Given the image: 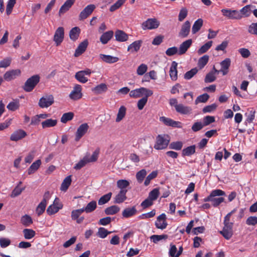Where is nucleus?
I'll return each instance as SVG.
<instances>
[{
    "mask_svg": "<svg viewBox=\"0 0 257 257\" xmlns=\"http://www.w3.org/2000/svg\"><path fill=\"white\" fill-rule=\"evenodd\" d=\"M236 208H234L229 212L224 219V227L222 230L220 231V233L226 239H229L233 235V223L230 221L231 216L236 211Z\"/></svg>",
    "mask_w": 257,
    "mask_h": 257,
    "instance_id": "1",
    "label": "nucleus"
},
{
    "mask_svg": "<svg viewBox=\"0 0 257 257\" xmlns=\"http://www.w3.org/2000/svg\"><path fill=\"white\" fill-rule=\"evenodd\" d=\"M211 194H213L212 197V205L215 207H218L221 203L224 201V198L226 194L224 191L220 189H214L211 191Z\"/></svg>",
    "mask_w": 257,
    "mask_h": 257,
    "instance_id": "2",
    "label": "nucleus"
},
{
    "mask_svg": "<svg viewBox=\"0 0 257 257\" xmlns=\"http://www.w3.org/2000/svg\"><path fill=\"white\" fill-rule=\"evenodd\" d=\"M40 81V76L38 75H35L29 78L25 82L24 86V90L26 92L32 91Z\"/></svg>",
    "mask_w": 257,
    "mask_h": 257,
    "instance_id": "3",
    "label": "nucleus"
},
{
    "mask_svg": "<svg viewBox=\"0 0 257 257\" xmlns=\"http://www.w3.org/2000/svg\"><path fill=\"white\" fill-rule=\"evenodd\" d=\"M153 94V91L145 87H141L131 91L130 96L133 98H138L143 96H150Z\"/></svg>",
    "mask_w": 257,
    "mask_h": 257,
    "instance_id": "4",
    "label": "nucleus"
},
{
    "mask_svg": "<svg viewBox=\"0 0 257 257\" xmlns=\"http://www.w3.org/2000/svg\"><path fill=\"white\" fill-rule=\"evenodd\" d=\"M170 142V137L168 135H158L154 148L156 150H162L165 148Z\"/></svg>",
    "mask_w": 257,
    "mask_h": 257,
    "instance_id": "5",
    "label": "nucleus"
},
{
    "mask_svg": "<svg viewBox=\"0 0 257 257\" xmlns=\"http://www.w3.org/2000/svg\"><path fill=\"white\" fill-rule=\"evenodd\" d=\"M160 22L155 18L147 19L142 24V28L144 30L157 29L160 26Z\"/></svg>",
    "mask_w": 257,
    "mask_h": 257,
    "instance_id": "6",
    "label": "nucleus"
},
{
    "mask_svg": "<svg viewBox=\"0 0 257 257\" xmlns=\"http://www.w3.org/2000/svg\"><path fill=\"white\" fill-rule=\"evenodd\" d=\"M54 102V97L52 95H45L40 99L38 104L41 108H47L52 105Z\"/></svg>",
    "mask_w": 257,
    "mask_h": 257,
    "instance_id": "7",
    "label": "nucleus"
},
{
    "mask_svg": "<svg viewBox=\"0 0 257 257\" xmlns=\"http://www.w3.org/2000/svg\"><path fill=\"white\" fill-rule=\"evenodd\" d=\"M63 208V204L60 202L58 198H56L53 203L50 205L47 209V213L49 215L54 214Z\"/></svg>",
    "mask_w": 257,
    "mask_h": 257,
    "instance_id": "8",
    "label": "nucleus"
},
{
    "mask_svg": "<svg viewBox=\"0 0 257 257\" xmlns=\"http://www.w3.org/2000/svg\"><path fill=\"white\" fill-rule=\"evenodd\" d=\"M221 11L224 16L230 19L239 20L242 18L241 14L236 10L224 9H222Z\"/></svg>",
    "mask_w": 257,
    "mask_h": 257,
    "instance_id": "9",
    "label": "nucleus"
},
{
    "mask_svg": "<svg viewBox=\"0 0 257 257\" xmlns=\"http://www.w3.org/2000/svg\"><path fill=\"white\" fill-rule=\"evenodd\" d=\"M69 96L71 99L73 100H77L81 98L82 97L81 86L79 84H75Z\"/></svg>",
    "mask_w": 257,
    "mask_h": 257,
    "instance_id": "10",
    "label": "nucleus"
},
{
    "mask_svg": "<svg viewBox=\"0 0 257 257\" xmlns=\"http://www.w3.org/2000/svg\"><path fill=\"white\" fill-rule=\"evenodd\" d=\"M91 71L89 69L81 70L76 73L75 78L80 82L85 83L88 81V78L85 76H90Z\"/></svg>",
    "mask_w": 257,
    "mask_h": 257,
    "instance_id": "11",
    "label": "nucleus"
},
{
    "mask_svg": "<svg viewBox=\"0 0 257 257\" xmlns=\"http://www.w3.org/2000/svg\"><path fill=\"white\" fill-rule=\"evenodd\" d=\"M159 120L161 122H163L165 124L169 126L178 128L183 127V125L181 122L174 121L170 118L166 117L165 116L160 117Z\"/></svg>",
    "mask_w": 257,
    "mask_h": 257,
    "instance_id": "12",
    "label": "nucleus"
},
{
    "mask_svg": "<svg viewBox=\"0 0 257 257\" xmlns=\"http://www.w3.org/2000/svg\"><path fill=\"white\" fill-rule=\"evenodd\" d=\"M96 7L93 4H90L87 6L80 13L79 15V19L80 20H83L86 19L89 16H90Z\"/></svg>",
    "mask_w": 257,
    "mask_h": 257,
    "instance_id": "13",
    "label": "nucleus"
},
{
    "mask_svg": "<svg viewBox=\"0 0 257 257\" xmlns=\"http://www.w3.org/2000/svg\"><path fill=\"white\" fill-rule=\"evenodd\" d=\"M20 69H12L7 71L4 75V79L7 81H10L16 79L21 75Z\"/></svg>",
    "mask_w": 257,
    "mask_h": 257,
    "instance_id": "14",
    "label": "nucleus"
},
{
    "mask_svg": "<svg viewBox=\"0 0 257 257\" xmlns=\"http://www.w3.org/2000/svg\"><path fill=\"white\" fill-rule=\"evenodd\" d=\"M64 36V30L62 27H59L55 31L54 36V41L57 46L59 45L63 41Z\"/></svg>",
    "mask_w": 257,
    "mask_h": 257,
    "instance_id": "15",
    "label": "nucleus"
},
{
    "mask_svg": "<svg viewBox=\"0 0 257 257\" xmlns=\"http://www.w3.org/2000/svg\"><path fill=\"white\" fill-rule=\"evenodd\" d=\"M166 216L165 213L159 215L155 222V225L157 228L164 229L166 228L168 224L166 221Z\"/></svg>",
    "mask_w": 257,
    "mask_h": 257,
    "instance_id": "16",
    "label": "nucleus"
},
{
    "mask_svg": "<svg viewBox=\"0 0 257 257\" xmlns=\"http://www.w3.org/2000/svg\"><path fill=\"white\" fill-rule=\"evenodd\" d=\"M191 25L188 21H186L181 26L180 31L179 33V36L181 38L187 37L190 31Z\"/></svg>",
    "mask_w": 257,
    "mask_h": 257,
    "instance_id": "17",
    "label": "nucleus"
},
{
    "mask_svg": "<svg viewBox=\"0 0 257 257\" xmlns=\"http://www.w3.org/2000/svg\"><path fill=\"white\" fill-rule=\"evenodd\" d=\"M192 43V39H188L183 42L180 45L178 49V54L181 55L185 54Z\"/></svg>",
    "mask_w": 257,
    "mask_h": 257,
    "instance_id": "18",
    "label": "nucleus"
},
{
    "mask_svg": "<svg viewBox=\"0 0 257 257\" xmlns=\"http://www.w3.org/2000/svg\"><path fill=\"white\" fill-rule=\"evenodd\" d=\"M75 1V0H67L61 7L59 11V16L67 12L73 5Z\"/></svg>",
    "mask_w": 257,
    "mask_h": 257,
    "instance_id": "19",
    "label": "nucleus"
},
{
    "mask_svg": "<svg viewBox=\"0 0 257 257\" xmlns=\"http://www.w3.org/2000/svg\"><path fill=\"white\" fill-rule=\"evenodd\" d=\"M27 135V133L23 130H17L14 132L11 136V140L13 141H18Z\"/></svg>",
    "mask_w": 257,
    "mask_h": 257,
    "instance_id": "20",
    "label": "nucleus"
},
{
    "mask_svg": "<svg viewBox=\"0 0 257 257\" xmlns=\"http://www.w3.org/2000/svg\"><path fill=\"white\" fill-rule=\"evenodd\" d=\"M88 44V42L87 40H85L82 42L76 49L74 53V56L78 57L84 52L87 48Z\"/></svg>",
    "mask_w": 257,
    "mask_h": 257,
    "instance_id": "21",
    "label": "nucleus"
},
{
    "mask_svg": "<svg viewBox=\"0 0 257 257\" xmlns=\"http://www.w3.org/2000/svg\"><path fill=\"white\" fill-rule=\"evenodd\" d=\"M177 65L178 64L177 62H176L175 61H173L172 63L171 67L170 68V76L171 80L173 81H176L178 78V72L177 70Z\"/></svg>",
    "mask_w": 257,
    "mask_h": 257,
    "instance_id": "22",
    "label": "nucleus"
},
{
    "mask_svg": "<svg viewBox=\"0 0 257 257\" xmlns=\"http://www.w3.org/2000/svg\"><path fill=\"white\" fill-rule=\"evenodd\" d=\"M176 111L182 114H189L191 113L192 109L190 107L185 106L182 104H179L176 106Z\"/></svg>",
    "mask_w": 257,
    "mask_h": 257,
    "instance_id": "23",
    "label": "nucleus"
},
{
    "mask_svg": "<svg viewBox=\"0 0 257 257\" xmlns=\"http://www.w3.org/2000/svg\"><path fill=\"white\" fill-rule=\"evenodd\" d=\"M142 44V41H136L128 46L127 51L132 53L138 52L140 50Z\"/></svg>",
    "mask_w": 257,
    "mask_h": 257,
    "instance_id": "24",
    "label": "nucleus"
},
{
    "mask_svg": "<svg viewBox=\"0 0 257 257\" xmlns=\"http://www.w3.org/2000/svg\"><path fill=\"white\" fill-rule=\"evenodd\" d=\"M230 64L231 61L229 58H226L220 63L221 68L220 71L222 72L223 75L228 73V69L230 66Z\"/></svg>",
    "mask_w": 257,
    "mask_h": 257,
    "instance_id": "25",
    "label": "nucleus"
},
{
    "mask_svg": "<svg viewBox=\"0 0 257 257\" xmlns=\"http://www.w3.org/2000/svg\"><path fill=\"white\" fill-rule=\"evenodd\" d=\"M127 190H120L119 193L114 197V202L121 203L126 199V193Z\"/></svg>",
    "mask_w": 257,
    "mask_h": 257,
    "instance_id": "26",
    "label": "nucleus"
},
{
    "mask_svg": "<svg viewBox=\"0 0 257 257\" xmlns=\"http://www.w3.org/2000/svg\"><path fill=\"white\" fill-rule=\"evenodd\" d=\"M99 57L102 61L108 63L116 62L119 59L118 58L116 57L101 54L99 55Z\"/></svg>",
    "mask_w": 257,
    "mask_h": 257,
    "instance_id": "27",
    "label": "nucleus"
},
{
    "mask_svg": "<svg viewBox=\"0 0 257 257\" xmlns=\"http://www.w3.org/2000/svg\"><path fill=\"white\" fill-rule=\"evenodd\" d=\"M137 212V210L135 206L132 208H126L123 210L122 215L124 218H128L135 215Z\"/></svg>",
    "mask_w": 257,
    "mask_h": 257,
    "instance_id": "28",
    "label": "nucleus"
},
{
    "mask_svg": "<svg viewBox=\"0 0 257 257\" xmlns=\"http://www.w3.org/2000/svg\"><path fill=\"white\" fill-rule=\"evenodd\" d=\"M41 163V161L40 159H38L33 163L27 170L28 174L29 175H31L34 173L39 168Z\"/></svg>",
    "mask_w": 257,
    "mask_h": 257,
    "instance_id": "29",
    "label": "nucleus"
},
{
    "mask_svg": "<svg viewBox=\"0 0 257 257\" xmlns=\"http://www.w3.org/2000/svg\"><path fill=\"white\" fill-rule=\"evenodd\" d=\"M115 37L116 41L119 42H124L128 39V35L121 30H117L115 32Z\"/></svg>",
    "mask_w": 257,
    "mask_h": 257,
    "instance_id": "30",
    "label": "nucleus"
},
{
    "mask_svg": "<svg viewBox=\"0 0 257 257\" xmlns=\"http://www.w3.org/2000/svg\"><path fill=\"white\" fill-rule=\"evenodd\" d=\"M113 35L112 31H109L103 33L100 38V41L103 44H105L111 39Z\"/></svg>",
    "mask_w": 257,
    "mask_h": 257,
    "instance_id": "31",
    "label": "nucleus"
},
{
    "mask_svg": "<svg viewBox=\"0 0 257 257\" xmlns=\"http://www.w3.org/2000/svg\"><path fill=\"white\" fill-rule=\"evenodd\" d=\"M80 32V29L77 27H75L73 28L69 32V37L71 40L72 41H76L79 35Z\"/></svg>",
    "mask_w": 257,
    "mask_h": 257,
    "instance_id": "32",
    "label": "nucleus"
},
{
    "mask_svg": "<svg viewBox=\"0 0 257 257\" xmlns=\"http://www.w3.org/2000/svg\"><path fill=\"white\" fill-rule=\"evenodd\" d=\"M71 181H72V180H71V175L68 176L67 177H66L64 179V180L63 181V182L61 184V187H60L61 190L62 191L65 192L68 189L69 186L70 185Z\"/></svg>",
    "mask_w": 257,
    "mask_h": 257,
    "instance_id": "33",
    "label": "nucleus"
},
{
    "mask_svg": "<svg viewBox=\"0 0 257 257\" xmlns=\"http://www.w3.org/2000/svg\"><path fill=\"white\" fill-rule=\"evenodd\" d=\"M21 222L24 226L27 227L33 223V219L30 215L25 214L22 216Z\"/></svg>",
    "mask_w": 257,
    "mask_h": 257,
    "instance_id": "34",
    "label": "nucleus"
},
{
    "mask_svg": "<svg viewBox=\"0 0 257 257\" xmlns=\"http://www.w3.org/2000/svg\"><path fill=\"white\" fill-rule=\"evenodd\" d=\"M120 210V208L116 205H112L107 207L104 212L106 215H114L118 212Z\"/></svg>",
    "mask_w": 257,
    "mask_h": 257,
    "instance_id": "35",
    "label": "nucleus"
},
{
    "mask_svg": "<svg viewBox=\"0 0 257 257\" xmlns=\"http://www.w3.org/2000/svg\"><path fill=\"white\" fill-rule=\"evenodd\" d=\"M203 20L201 19H199L194 22L192 28V33L193 34L200 30L203 25Z\"/></svg>",
    "mask_w": 257,
    "mask_h": 257,
    "instance_id": "36",
    "label": "nucleus"
},
{
    "mask_svg": "<svg viewBox=\"0 0 257 257\" xmlns=\"http://www.w3.org/2000/svg\"><path fill=\"white\" fill-rule=\"evenodd\" d=\"M97 206L96 202L95 201H92L90 202L85 207L82 208L83 212L86 213H90L94 211Z\"/></svg>",
    "mask_w": 257,
    "mask_h": 257,
    "instance_id": "37",
    "label": "nucleus"
},
{
    "mask_svg": "<svg viewBox=\"0 0 257 257\" xmlns=\"http://www.w3.org/2000/svg\"><path fill=\"white\" fill-rule=\"evenodd\" d=\"M130 184V182L125 179H121L117 181V186L120 190H127L126 188Z\"/></svg>",
    "mask_w": 257,
    "mask_h": 257,
    "instance_id": "38",
    "label": "nucleus"
},
{
    "mask_svg": "<svg viewBox=\"0 0 257 257\" xmlns=\"http://www.w3.org/2000/svg\"><path fill=\"white\" fill-rule=\"evenodd\" d=\"M24 236L26 239H31L34 237L36 234V232L32 229L26 228L23 230Z\"/></svg>",
    "mask_w": 257,
    "mask_h": 257,
    "instance_id": "39",
    "label": "nucleus"
},
{
    "mask_svg": "<svg viewBox=\"0 0 257 257\" xmlns=\"http://www.w3.org/2000/svg\"><path fill=\"white\" fill-rule=\"evenodd\" d=\"M195 146L192 145L184 149L182 151V155L190 156L195 152Z\"/></svg>",
    "mask_w": 257,
    "mask_h": 257,
    "instance_id": "40",
    "label": "nucleus"
},
{
    "mask_svg": "<svg viewBox=\"0 0 257 257\" xmlns=\"http://www.w3.org/2000/svg\"><path fill=\"white\" fill-rule=\"evenodd\" d=\"M57 122L56 119H48L42 122V125L43 128L54 127L56 125Z\"/></svg>",
    "mask_w": 257,
    "mask_h": 257,
    "instance_id": "41",
    "label": "nucleus"
},
{
    "mask_svg": "<svg viewBox=\"0 0 257 257\" xmlns=\"http://www.w3.org/2000/svg\"><path fill=\"white\" fill-rule=\"evenodd\" d=\"M147 171L144 169L136 173V175L137 181L139 183H141L143 181L146 176L147 175Z\"/></svg>",
    "mask_w": 257,
    "mask_h": 257,
    "instance_id": "42",
    "label": "nucleus"
},
{
    "mask_svg": "<svg viewBox=\"0 0 257 257\" xmlns=\"http://www.w3.org/2000/svg\"><path fill=\"white\" fill-rule=\"evenodd\" d=\"M212 41H210L202 46L198 50L199 54H202L206 52L211 47L212 45Z\"/></svg>",
    "mask_w": 257,
    "mask_h": 257,
    "instance_id": "43",
    "label": "nucleus"
},
{
    "mask_svg": "<svg viewBox=\"0 0 257 257\" xmlns=\"http://www.w3.org/2000/svg\"><path fill=\"white\" fill-rule=\"evenodd\" d=\"M158 172L157 171H154L151 172L146 178L144 182V185L146 186H148L151 180L157 177Z\"/></svg>",
    "mask_w": 257,
    "mask_h": 257,
    "instance_id": "44",
    "label": "nucleus"
},
{
    "mask_svg": "<svg viewBox=\"0 0 257 257\" xmlns=\"http://www.w3.org/2000/svg\"><path fill=\"white\" fill-rule=\"evenodd\" d=\"M112 196V193L109 192L106 194L103 195L102 197L100 198L98 200V203L99 205H103L107 202H108Z\"/></svg>",
    "mask_w": 257,
    "mask_h": 257,
    "instance_id": "45",
    "label": "nucleus"
},
{
    "mask_svg": "<svg viewBox=\"0 0 257 257\" xmlns=\"http://www.w3.org/2000/svg\"><path fill=\"white\" fill-rule=\"evenodd\" d=\"M47 204V203H44L42 201L38 204L36 209V212L38 216H40L44 213Z\"/></svg>",
    "mask_w": 257,
    "mask_h": 257,
    "instance_id": "46",
    "label": "nucleus"
},
{
    "mask_svg": "<svg viewBox=\"0 0 257 257\" xmlns=\"http://www.w3.org/2000/svg\"><path fill=\"white\" fill-rule=\"evenodd\" d=\"M25 189V187H21L19 186H16L10 195L11 197L15 198L18 196L22 193Z\"/></svg>",
    "mask_w": 257,
    "mask_h": 257,
    "instance_id": "47",
    "label": "nucleus"
},
{
    "mask_svg": "<svg viewBox=\"0 0 257 257\" xmlns=\"http://www.w3.org/2000/svg\"><path fill=\"white\" fill-rule=\"evenodd\" d=\"M126 113V108L124 106H121L119 108L118 112L117 114L116 121H120L125 116Z\"/></svg>",
    "mask_w": 257,
    "mask_h": 257,
    "instance_id": "48",
    "label": "nucleus"
},
{
    "mask_svg": "<svg viewBox=\"0 0 257 257\" xmlns=\"http://www.w3.org/2000/svg\"><path fill=\"white\" fill-rule=\"evenodd\" d=\"M73 117L74 113L72 112L65 113L61 118V121L63 123H66L67 121L72 120Z\"/></svg>",
    "mask_w": 257,
    "mask_h": 257,
    "instance_id": "49",
    "label": "nucleus"
},
{
    "mask_svg": "<svg viewBox=\"0 0 257 257\" xmlns=\"http://www.w3.org/2000/svg\"><path fill=\"white\" fill-rule=\"evenodd\" d=\"M209 60V56L208 55H204L199 58L198 62V66L200 68H203L208 63Z\"/></svg>",
    "mask_w": 257,
    "mask_h": 257,
    "instance_id": "50",
    "label": "nucleus"
},
{
    "mask_svg": "<svg viewBox=\"0 0 257 257\" xmlns=\"http://www.w3.org/2000/svg\"><path fill=\"white\" fill-rule=\"evenodd\" d=\"M111 233L104 227H100L98 228L97 235L101 238H105L108 234Z\"/></svg>",
    "mask_w": 257,
    "mask_h": 257,
    "instance_id": "51",
    "label": "nucleus"
},
{
    "mask_svg": "<svg viewBox=\"0 0 257 257\" xmlns=\"http://www.w3.org/2000/svg\"><path fill=\"white\" fill-rule=\"evenodd\" d=\"M183 147V143L181 141L172 142L169 145V148L177 151L181 150Z\"/></svg>",
    "mask_w": 257,
    "mask_h": 257,
    "instance_id": "52",
    "label": "nucleus"
},
{
    "mask_svg": "<svg viewBox=\"0 0 257 257\" xmlns=\"http://www.w3.org/2000/svg\"><path fill=\"white\" fill-rule=\"evenodd\" d=\"M107 89V85L104 83H101L97 85L93 89L96 93H101L103 92L106 91Z\"/></svg>",
    "mask_w": 257,
    "mask_h": 257,
    "instance_id": "53",
    "label": "nucleus"
},
{
    "mask_svg": "<svg viewBox=\"0 0 257 257\" xmlns=\"http://www.w3.org/2000/svg\"><path fill=\"white\" fill-rule=\"evenodd\" d=\"M87 158L85 157V156L81 160H80L74 167V168L76 170H79L85 165L88 163Z\"/></svg>",
    "mask_w": 257,
    "mask_h": 257,
    "instance_id": "54",
    "label": "nucleus"
},
{
    "mask_svg": "<svg viewBox=\"0 0 257 257\" xmlns=\"http://www.w3.org/2000/svg\"><path fill=\"white\" fill-rule=\"evenodd\" d=\"M198 72V69L196 68H194L187 71L184 74V79L186 80H189L191 79Z\"/></svg>",
    "mask_w": 257,
    "mask_h": 257,
    "instance_id": "55",
    "label": "nucleus"
},
{
    "mask_svg": "<svg viewBox=\"0 0 257 257\" xmlns=\"http://www.w3.org/2000/svg\"><path fill=\"white\" fill-rule=\"evenodd\" d=\"M159 195V190L158 188H155L152 190L149 194L148 198L153 201L156 200Z\"/></svg>",
    "mask_w": 257,
    "mask_h": 257,
    "instance_id": "56",
    "label": "nucleus"
},
{
    "mask_svg": "<svg viewBox=\"0 0 257 257\" xmlns=\"http://www.w3.org/2000/svg\"><path fill=\"white\" fill-rule=\"evenodd\" d=\"M209 98V96L207 93H204L199 95L195 100V103L198 104L200 102H206Z\"/></svg>",
    "mask_w": 257,
    "mask_h": 257,
    "instance_id": "57",
    "label": "nucleus"
},
{
    "mask_svg": "<svg viewBox=\"0 0 257 257\" xmlns=\"http://www.w3.org/2000/svg\"><path fill=\"white\" fill-rule=\"evenodd\" d=\"M148 97L149 96H144V97L138 101L137 106L139 110H142L143 109L148 101Z\"/></svg>",
    "mask_w": 257,
    "mask_h": 257,
    "instance_id": "58",
    "label": "nucleus"
},
{
    "mask_svg": "<svg viewBox=\"0 0 257 257\" xmlns=\"http://www.w3.org/2000/svg\"><path fill=\"white\" fill-rule=\"evenodd\" d=\"M248 32L257 36V23H252L248 27Z\"/></svg>",
    "mask_w": 257,
    "mask_h": 257,
    "instance_id": "59",
    "label": "nucleus"
},
{
    "mask_svg": "<svg viewBox=\"0 0 257 257\" xmlns=\"http://www.w3.org/2000/svg\"><path fill=\"white\" fill-rule=\"evenodd\" d=\"M188 14L187 10L186 8H182L179 12L178 16V20L182 22L187 17Z\"/></svg>",
    "mask_w": 257,
    "mask_h": 257,
    "instance_id": "60",
    "label": "nucleus"
},
{
    "mask_svg": "<svg viewBox=\"0 0 257 257\" xmlns=\"http://www.w3.org/2000/svg\"><path fill=\"white\" fill-rule=\"evenodd\" d=\"M16 3V0H9L6 8V13L8 15H9L12 13Z\"/></svg>",
    "mask_w": 257,
    "mask_h": 257,
    "instance_id": "61",
    "label": "nucleus"
},
{
    "mask_svg": "<svg viewBox=\"0 0 257 257\" xmlns=\"http://www.w3.org/2000/svg\"><path fill=\"white\" fill-rule=\"evenodd\" d=\"M125 0H118L115 4L112 5L109 10L110 12H114L120 8L125 2Z\"/></svg>",
    "mask_w": 257,
    "mask_h": 257,
    "instance_id": "62",
    "label": "nucleus"
},
{
    "mask_svg": "<svg viewBox=\"0 0 257 257\" xmlns=\"http://www.w3.org/2000/svg\"><path fill=\"white\" fill-rule=\"evenodd\" d=\"M167 238V235H153L150 237L151 239L155 243L163 239H166Z\"/></svg>",
    "mask_w": 257,
    "mask_h": 257,
    "instance_id": "63",
    "label": "nucleus"
},
{
    "mask_svg": "<svg viewBox=\"0 0 257 257\" xmlns=\"http://www.w3.org/2000/svg\"><path fill=\"white\" fill-rule=\"evenodd\" d=\"M83 212L82 208L79 209L74 210L71 212V218L72 220H76Z\"/></svg>",
    "mask_w": 257,
    "mask_h": 257,
    "instance_id": "64",
    "label": "nucleus"
}]
</instances>
